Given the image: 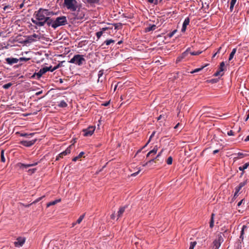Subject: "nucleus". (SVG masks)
Instances as JSON below:
<instances>
[{"label": "nucleus", "mask_w": 249, "mask_h": 249, "mask_svg": "<svg viewBox=\"0 0 249 249\" xmlns=\"http://www.w3.org/2000/svg\"><path fill=\"white\" fill-rule=\"evenodd\" d=\"M47 9L40 8L38 10L35 11L34 16L35 19L32 18V22L36 25L41 27L43 26L45 24L48 26L51 18L47 16Z\"/></svg>", "instance_id": "nucleus-1"}, {"label": "nucleus", "mask_w": 249, "mask_h": 249, "mask_svg": "<svg viewBox=\"0 0 249 249\" xmlns=\"http://www.w3.org/2000/svg\"><path fill=\"white\" fill-rule=\"evenodd\" d=\"M68 24L67 18L65 16H61L56 18L55 20L51 18L50 22L48 23V26H51L54 29L61 26Z\"/></svg>", "instance_id": "nucleus-2"}, {"label": "nucleus", "mask_w": 249, "mask_h": 249, "mask_svg": "<svg viewBox=\"0 0 249 249\" xmlns=\"http://www.w3.org/2000/svg\"><path fill=\"white\" fill-rule=\"evenodd\" d=\"M64 5L68 10L72 12L76 11L79 4L76 0H64Z\"/></svg>", "instance_id": "nucleus-3"}, {"label": "nucleus", "mask_w": 249, "mask_h": 249, "mask_svg": "<svg viewBox=\"0 0 249 249\" xmlns=\"http://www.w3.org/2000/svg\"><path fill=\"white\" fill-rule=\"evenodd\" d=\"M70 63L74 64L78 66H81L86 62V59L84 55L82 54H76L69 61Z\"/></svg>", "instance_id": "nucleus-4"}, {"label": "nucleus", "mask_w": 249, "mask_h": 249, "mask_svg": "<svg viewBox=\"0 0 249 249\" xmlns=\"http://www.w3.org/2000/svg\"><path fill=\"white\" fill-rule=\"evenodd\" d=\"M95 129V126H89L86 129L83 130V135L85 137L91 136L94 133Z\"/></svg>", "instance_id": "nucleus-5"}, {"label": "nucleus", "mask_w": 249, "mask_h": 249, "mask_svg": "<svg viewBox=\"0 0 249 249\" xmlns=\"http://www.w3.org/2000/svg\"><path fill=\"white\" fill-rule=\"evenodd\" d=\"M26 238L23 237H18L17 238L16 241L14 242V245L17 248L22 247L25 243Z\"/></svg>", "instance_id": "nucleus-6"}, {"label": "nucleus", "mask_w": 249, "mask_h": 249, "mask_svg": "<svg viewBox=\"0 0 249 249\" xmlns=\"http://www.w3.org/2000/svg\"><path fill=\"white\" fill-rule=\"evenodd\" d=\"M39 163L38 161L34 162L30 164H24L22 163H18V166L22 169H27L28 167L36 166Z\"/></svg>", "instance_id": "nucleus-7"}, {"label": "nucleus", "mask_w": 249, "mask_h": 249, "mask_svg": "<svg viewBox=\"0 0 249 249\" xmlns=\"http://www.w3.org/2000/svg\"><path fill=\"white\" fill-rule=\"evenodd\" d=\"M36 141V139L32 140L31 141L22 140L19 143L23 146L29 147L34 144Z\"/></svg>", "instance_id": "nucleus-8"}, {"label": "nucleus", "mask_w": 249, "mask_h": 249, "mask_svg": "<svg viewBox=\"0 0 249 249\" xmlns=\"http://www.w3.org/2000/svg\"><path fill=\"white\" fill-rule=\"evenodd\" d=\"M70 153L71 148L70 147H68L65 151L62 152L57 156L55 160H59L60 159L63 158L64 156L67 155Z\"/></svg>", "instance_id": "nucleus-9"}, {"label": "nucleus", "mask_w": 249, "mask_h": 249, "mask_svg": "<svg viewBox=\"0 0 249 249\" xmlns=\"http://www.w3.org/2000/svg\"><path fill=\"white\" fill-rule=\"evenodd\" d=\"M190 48H188L184 52H183L181 55L177 57L176 62L178 63L181 61L183 58H184L189 53L190 51Z\"/></svg>", "instance_id": "nucleus-10"}, {"label": "nucleus", "mask_w": 249, "mask_h": 249, "mask_svg": "<svg viewBox=\"0 0 249 249\" xmlns=\"http://www.w3.org/2000/svg\"><path fill=\"white\" fill-rule=\"evenodd\" d=\"M128 207V205H125L124 206L120 207L118 211L117 212V219L122 217L123 213H124L125 209Z\"/></svg>", "instance_id": "nucleus-11"}, {"label": "nucleus", "mask_w": 249, "mask_h": 249, "mask_svg": "<svg viewBox=\"0 0 249 249\" xmlns=\"http://www.w3.org/2000/svg\"><path fill=\"white\" fill-rule=\"evenodd\" d=\"M5 60L7 62V63L10 65H12L15 63H17L18 62V58L12 57L6 58H5Z\"/></svg>", "instance_id": "nucleus-12"}, {"label": "nucleus", "mask_w": 249, "mask_h": 249, "mask_svg": "<svg viewBox=\"0 0 249 249\" xmlns=\"http://www.w3.org/2000/svg\"><path fill=\"white\" fill-rule=\"evenodd\" d=\"M249 166V162L245 163L243 166H239L238 169L240 171H242L240 173V177H242L245 172V170L247 169V168Z\"/></svg>", "instance_id": "nucleus-13"}, {"label": "nucleus", "mask_w": 249, "mask_h": 249, "mask_svg": "<svg viewBox=\"0 0 249 249\" xmlns=\"http://www.w3.org/2000/svg\"><path fill=\"white\" fill-rule=\"evenodd\" d=\"M189 23H190V18H189L188 17L185 19V20L183 22L182 29H181V32H185V31L186 30L187 26V25H189Z\"/></svg>", "instance_id": "nucleus-14"}, {"label": "nucleus", "mask_w": 249, "mask_h": 249, "mask_svg": "<svg viewBox=\"0 0 249 249\" xmlns=\"http://www.w3.org/2000/svg\"><path fill=\"white\" fill-rule=\"evenodd\" d=\"M78 9V10L77 9V10H76L77 14L75 16V18H76L77 19H82L84 18L85 15L83 12L80 11L79 7Z\"/></svg>", "instance_id": "nucleus-15"}, {"label": "nucleus", "mask_w": 249, "mask_h": 249, "mask_svg": "<svg viewBox=\"0 0 249 249\" xmlns=\"http://www.w3.org/2000/svg\"><path fill=\"white\" fill-rule=\"evenodd\" d=\"M47 71L48 70H47V69H45V67H44L41 69L38 72L36 73V74L38 78H40L42 76V75L45 74Z\"/></svg>", "instance_id": "nucleus-16"}, {"label": "nucleus", "mask_w": 249, "mask_h": 249, "mask_svg": "<svg viewBox=\"0 0 249 249\" xmlns=\"http://www.w3.org/2000/svg\"><path fill=\"white\" fill-rule=\"evenodd\" d=\"M235 155L237 156V157L234 158L235 160L239 159L244 158L247 156V154L241 152H238L237 154H235Z\"/></svg>", "instance_id": "nucleus-17"}, {"label": "nucleus", "mask_w": 249, "mask_h": 249, "mask_svg": "<svg viewBox=\"0 0 249 249\" xmlns=\"http://www.w3.org/2000/svg\"><path fill=\"white\" fill-rule=\"evenodd\" d=\"M156 29V26L155 24L150 25L148 27L145 28V32H149L154 31Z\"/></svg>", "instance_id": "nucleus-18"}, {"label": "nucleus", "mask_w": 249, "mask_h": 249, "mask_svg": "<svg viewBox=\"0 0 249 249\" xmlns=\"http://www.w3.org/2000/svg\"><path fill=\"white\" fill-rule=\"evenodd\" d=\"M223 235L222 233H220L217 235V237L215 240L222 244L224 241Z\"/></svg>", "instance_id": "nucleus-19"}, {"label": "nucleus", "mask_w": 249, "mask_h": 249, "mask_svg": "<svg viewBox=\"0 0 249 249\" xmlns=\"http://www.w3.org/2000/svg\"><path fill=\"white\" fill-rule=\"evenodd\" d=\"M214 215H215V214L213 213H212V214H211V219H210V228L211 229L213 228L214 226Z\"/></svg>", "instance_id": "nucleus-20"}, {"label": "nucleus", "mask_w": 249, "mask_h": 249, "mask_svg": "<svg viewBox=\"0 0 249 249\" xmlns=\"http://www.w3.org/2000/svg\"><path fill=\"white\" fill-rule=\"evenodd\" d=\"M60 201H61V199L59 198V199H56L54 201L50 202L49 203H48L47 204V207H49L51 206L54 205L56 204V203L60 202Z\"/></svg>", "instance_id": "nucleus-21"}, {"label": "nucleus", "mask_w": 249, "mask_h": 249, "mask_svg": "<svg viewBox=\"0 0 249 249\" xmlns=\"http://www.w3.org/2000/svg\"><path fill=\"white\" fill-rule=\"evenodd\" d=\"M104 74V70H101L99 71L98 81H99L100 80H101V81L102 82V81L103 80V79L104 78H102Z\"/></svg>", "instance_id": "nucleus-22"}, {"label": "nucleus", "mask_w": 249, "mask_h": 249, "mask_svg": "<svg viewBox=\"0 0 249 249\" xmlns=\"http://www.w3.org/2000/svg\"><path fill=\"white\" fill-rule=\"evenodd\" d=\"M67 104L66 103V102L64 101V100H62V101H61L59 104H58V106L60 107H63V108H64V107H67Z\"/></svg>", "instance_id": "nucleus-23"}, {"label": "nucleus", "mask_w": 249, "mask_h": 249, "mask_svg": "<svg viewBox=\"0 0 249 249\" xmlns=\"http://www.w3.org/2000/svg\"><path fill=\"white\" fill-rule=\"evenodd\" d=\"M236 48H234V49H232L231 53L230 54V56H229V61H231L233 58L235 53H236Z\"/></svg>", "instance_id": "nucleus-24"}, {"label": "nucleus", "mask_w": 249, "mask_h": 249, "mask_svg": "<svg viewBox=\"0 0 249 249\" xmlns=\"http://www.w3.org/2000/svg\"><path fill=\"white\" fill-rule=\"evenodd\" d=\"M236 1H237V0H231V3H230V7L231 12L232 11V10L233 9V7H234Z\"/></svg>", "instance_id": "nucleus-25"}, {"label": "nucleus", "mask_w": 249, "mask_h": 249, "mask_svg": "<svg viewBox=\"0 0 249 249\" xmlns=\"http://www.w3.org/2000/svg\"><path fill=\"white\" fill-rule=\"evenodd\" d=\"M214 249H218L221 246V243L218 242L215 240L213 242Z\"/></svg>", "instance_id": "nucleus-26"}, {"label": "nucleus", "mask_w": 249, "mask_h": 249, "mask_svg": "<svg viewBox=\"0 0 249 249\" xmlns=\"http://www.w3.org/2000/svg\"><path fill=\"white\" fill-rule=\"evenodd\" d=\"M114 42H115L114 40L110 39L106 40V41H105V42H104L103 45L105 44L106 45L108 46V45H109L111 43H114Z\"/></svg>", "instance_id": "nucleus-27"}, {"label": "nucleus", "mask_w": 249, "mask_h": 249, "mask_svg": "<svg viewBox=\"0 0 249 249\" xmlns=\"http://www.w3.org/2000/svg\"><path fill=\"white\" fill-rule=\"evenodd\" d=\"M0 158H1V161L3 162H5V158L4 157V150H1L0 152Z\"/></svg>", "instance_id": "nucleus-28"}, {"label": "nucleus", "mask_w": 249, "mask_h": 249, "mask_svg": "<svg viewBox=\"0 0 249 249\" xmlns=\"http://www.w3.org/2000/svg\"><path fill=\"white\" fill-rule=\"evenodd\" d=\"M158 150V146L157 145L155 146L153 148V149L150 151L149 152L152 155H155L156 154L157 151Z\"/></svg>", "instance_id": "nucleus-29"}, {"label": "nucleus", "mask_w": 249, "mask_h": 249, "mask_svg": "<svg viewBox=\"0 0 249 249\" xmlns=\"http://www.w3.org/2000/svg\"><path fill=\"white\" fill-rule=\"evenodd\" d=\"M99 1L100 0H87V2L90 4L99 3Z\"/></svg>", "instance_id": "nucleus-30"}, {"label": "nucleus", "mask_w": 249, "mask_h": 249, "mask_svg": "<svg viewBox=\"0 0 249 249\" xmlns=\"http://www.w3.org/2000/svg\"><path fill=\"white\" fill-rule=\"evenodd\" d=\"M33 135H34V133L28 134L26 133H22L20 134V136L28 138L29 136H33Z\"/></svg>", "instance_id": "nucleus-31"}, {"label": "nucleus", "mask_w": 249, "mask_h": 249, "mask_svg": "<svg viewBox=\"0 0 249 249\" xmlns=\"http://www.w3.org/2000/svg\"><path fill=\"white\" fill-rule=\"evenodd\" d=\"M155 133H156L155 131H153L152 132V133L151 134V135H150V136L149 137V140L143 146L142 148H144L145 147H146L147 145V144L150 142V141L151 139H152V138L154 136Z\"/></svg>", "instance_id": "nucleus-32"}, {"label": "nucleus", "mask_w": 249, "mask_h": 249, "mask_svg": "<svg viewBox=\"0 0 249 249\" xmlns=\"http://www.w3.org/2000/svg\"><path fill=\"white\" fill-rule=\"evenodd\" d=\"M85 215V214H83L80 215V217L78 218V219L76 221V223H77V224H80L82 222L83 219H84Z\"/></svg>", "instance_id": "nucleus-33"}, {"label": "nucleus", "mask_w": 249, "mask_h": 249, "mask_svg": "<svg viewBox=\"0 0 249 249\" xmlns=\"http://www.w3.org/2000/svg\"><path fill=\"white\" fill-rule=\"evenodd\" d=\"M224 67H225V63L224 62H222L220 63V66L219 68V70H220V71H223L224 70Z\"/></svg>", "instance_id": "nucleus-34"}, {"label": "nucleus", "mask_w": 249, "mask_h": 249, "mask_svg": "<svg viewBox=\"0 0 249 249\" xmlns=\"http://www.w3.org/2000/svg\"><path fill=\"white\" fill-rule=\"evenodd\" d=\"M202 51H196V52H191L189 51V53L192 55H198L202 53Z\"/></svg>", "instance_id": "nucleus-35"}, {"label": "nucleus", "mask_w": 249, "mask_h": 249, "mask_svg": "<svg viewBox=\"0 0 249 249\" xmlns=\"http://www.w3.org/2000/svg\"><path fill=\"white\" fill-rule=\"evenodd\" d=\"M173 162V158L171 156L169 157L166 160V163L168 165H171Z\"/></svg>", "instance_id": "nucleus-36"}, {"label": "nucleus", "mask_w": 249, "mask_h": 249, "mask_svg": "<svg viewBox=\"0 0 249 249\" xmlns=\"http://www.w3.org/2000/svg\"><path fill=\"white\" fill-rule=\"evenodd\" d=\"M196 241L191 242L190 243L189 249H194V248L196 246Z\"/></svg>", "instance_id": "nucleus-37"}, {"label": "nucleus", "mask_w": 249, "mask_h": 249, "mask_svg": "<svg viewBox=\"0 0 249 249\" xmlns=\"http://www.w3.org/2000/svg\"><path fill=\"white\" fill-rule=\"evenodd\" d=\"M204 67L205 66H203V67H201L200 68L196 69L194 71H191L190 73H195V72H199L200 71H201L204 68Z\"/></svg>", "instance_id": "nucleus-38"}, {"label": "nucleus", "mask_w": 249, "mask_h": 249, "mask_svg": "<svg viewBox=\"0 0 249 249\" xmlns=\"http://www.w3.org/2000/svg\"><path fill=\"white\" fill-rule=\"evenodd\" d=\"M18 59V61H28L30 59V58H26V57H20Z\"/></svg>", "instance_id": "nucleus-39"}, {"label": "nucleus", "mask_w": 249, "mask_h": 249, "mask_svg": "<svg viewBox=\"0 0 249 249\" xmlns=\"http://www.w3.org/2000/svg\"><path fill=\"white\" fill-rule=\"evenodd\" d=\"M47 16L49 17L50 16H53L54 15H56V13H54L53 11H49V10L47 9Z\"/></svg>", "instance_id": "nucleus-40"}, {"label": "nucleus", "mask_w": 249, "mask_h": 249, "mask_svg": "<svg viewBox=\"0 0 249 249\" xmlns=\"http://www.w3.org/2000/svg\"><path fill=\"white\" fill-rule=\"evenodd\" d=\"M247 179H246L244 181L240 182L238 185H239L241 188H242L247 183Z\"/></svg>", "instance_id": "nucleus-41"}, {"label": "nucleus", "mask_w": 249, "mask_h": 249, "mask_svg": "<svg viewBox=\"0 0 249 249\" xmlns=\"http://www.w3.org/2000/svg\"><path fill=\"white\" fill-rule=\"evenodd\" d=\"M103 31L98 32L96 33V36L98 39H99L101 36L103 35Z\"/></svg>", "instance_id": "nucleus-42"}, {"label": "nucleus", "mask_w": 249, "mask_h": 249, "mask_svg": "<svg viewBox=\"0 0 249 249\" xmlns=\"http://www.w3.org/2000/svg\"><path fill=\"white\" fill-rule=\"evenodd\" d=\"M12 83H9L7 84H6L3 86V88L5 89H7L9 88L12 86Z\"/></svg>", "instance_id": "nucleus-43"}, {"label": "nucleus", "mask_w": 249, "mask_h": 249, "mask_svg": "<svg viewBox=\"0 0 249 249\" xmlns=\"http://www.w3.org/2000/svg\"><path fill=\"white\" fill-rule=\"evenodd\" d=\"M176 32H177V30H175L173 31V32H171V33H169V34H168V37H169L170 38L172 37L174 35V34H175V33H176Z\"/></svg>", "instance_id": "nucleus-44"}, {"label": "nucleus", "mask_w": 249, "mask_h": 249, "mask_svg": "<svg viewBox=\"0 0 249 249\" xmlns=\"http://www.w3.org/2000/svg\"><path fill=\"white\" fill-rule=\"evenodd\" d=\"M222 71H220V70L217 71L214 74V76H218L219 75H223V73H221Z\"/></svg>", "instance_id": "nucleus-45"}, {"label": "nucleus", "mask_w": 249, "mask_h": 249, "mask_svg": "<svg viewBox=\"0 0 249 249\" xmlns=\"http://www.w3.org/2000/svg\"><path fill=\"white\" fill-rule=\"evenodd\" d=\"M63 63V62H61V63H59L58 64H57L56 66L54 67L53 68V70H56L58 68L61 67L62 65V63Z\"/></svg>", "instance_id": "nucleus-46"}, {"label": "nucleus", "mask_w": 249, "mask_h": 249, "mask_svg": "<svg viewBox=\"0 0 249 249\" xmlns=\"http://www.w3.org/2000/svg\"><path fill=\"white\" fill-rule=\"evenodd\" d=\"M36 168H33V169H29L27 172L29 173H34L36 171Z\"/></svg>", "instance_id": "nucleus-47"}, {"label": "nucleus", "mask_w": 249, "mask_h": 249, "mask_svg": "<svg viewBox=\"0 0 249 249\" xmlns=\"http://www.w3.org/2000/svg\"><path fill=\"white\" fill-rule=\"evenodd\" d=\"M244 227L245 226H244L242 229V231H241V234H240V238L242 239V240H243L244 238L243 234H244Z\"/></svg>", "instance_id": "nucleus-48"}, {"label": "nucleus", "mask_w": 249, "mask_h": 249, "mask_svg": "<svg viewBox=\"0 0 249 249\" xmlns=\"http://www.w3.org/2000/svg\"><path fill=\"white\" fill-rule=\"evenodd\" d=\"M163 151V149H162L157 155V156L155 158V159H157L159 158L162 154V152Z\"/></svg>", "instance_id": "nucleus-49"}, {"label": "nucleus", "mask_w": 249, "mask_h": 249, "mask_svg": "<svg viewBox=\"0 0 249 249\" xmlns=\"http://www.w3.org/2000/svg\"><path fill=\"white\" fill-rule=\"evenodd\" d=\"M45 69H47V70H48V71H50L51 72H53L55 70H53V68H52V66H50L49 67H45Z\"/></svg>", "instance_id": "nucleus-50"}, {"label": "nucleus", "mask_w": 249, "mask_h": 249, "mask_svg": "<svg viewBox=\"0 0 249 249\" xmlns=\"http://www.w3.org/2000/svg\"><path fill=\"white\" fill-rule=\"evenodd\" d=\"M227 134L229 136H233L234 135V132L232 130H231L228 132Z\"/></svg>", "instance_id": "nucleus-51"}, {"label": "nucleus", "mask_w": 249, "mask_h": 249, "mask_svg": "<svg viewBox=\"0 0 249 249\" xmlns=\"http://www.w3.org/2000/svg\"><path fill=\"white\" fill-rule=\"evenodd\" d=\"M242 189V188L239 186L238 185L235 188V190L236 192H238L240 191V190Z\"/></svg>", "instance_id": "nucleus-52"}, {"label": "nucleus", "mask_w": 249, "mask_h": 249, "mask_svg": "<svg viewBox=\"0 0 249 249\" xmlns=\"http://www.w3.org/2000/svg\"><path fill=\"white\" fill-rule=\"evenodd\" d=\"M217 81L218 80L216 79H211L209 80V82L213 84V83H216L217 82Z\"/></svg>", "instance_id": "nucleus-53"}, {"label": "nucleus", "mask_w": 249, "mask_h": 249, "mask_svg": "<svg viewBox=\"0 0 249 249\" xmlns=\"http://www.w3.org/2000/svg\"><path fill=\"white\" fill-rule=\"evenodd\" d=\"M245 201L244 199H242L241 200H240L237 204V206L240 207L242 204Z\"/></svg>", "instance_id": "nucleus-54"}, {"label": "nucleus", "mask_w": 249, "mask_h": 249, "mask_svg": "<svg viewBox=\"0 0 249 249\" xmlns=\"http://www.w3.org/2000/svg\"><path fill=\"white\" fill-rule=\"evenodd\" d=\"M84 154V152H81L77 156L78 158L79 159V158H81L82 156Z\"/></svg>", "instance_id": "nucleus-55"}, {"label": "nucleus", "mask_w": 249, "mask_h": 249, "mask_svg": "<svg viewBox=\"0 0 249 249\" xmlns=\"http://www.w3.org/2000/svg\"><path fill=\"white\" fill-rule=\"evenodd\" d=\"M238 196V192L235 191L233 199H235Z\"/></svg>", "instance_id": "nucleus-56"}, {"label": "nucleus", "mask_w": 249, "mask_h": 249, "mask_svg": "<svg viewBox=\"0 0 249 249\" xmlns=\"http://www.w3.org/2000/svg\"><path fill=\"white\" fill-rule=\"evenodd\" d=\"M140 171V170H139L138 172H135V173L132 174H131V176L135 177L136 176H137L139 174Z\"/></svg>", "instance_id": "nucleus-57"}, {"label": "nucleus", "mask_w": 249, "mask_h": 249, "mask_svg": "<svg viewBox=\"0 0 249 249\" xmlns=\"http://www.w3.org/2000/svg\"><path fill=\"white\" fill-rule=\"evenodd\" d=\"M155 160L156 159L155 158H153V159L149 160V161H148V163H149V164H150L152 163H153V162H154Z\"/></svg>", "instance_id": "nucleus-58"}, {"label": "nucleus", "mask_w": 249, "mask_h": 249, "mask_svg": "<svg viewBox=\"0 0 249 249\" xmlns=\"http://www.w3.org/2000/svg\"><path fill=\"white\" fill-rule=\"evenodd\" d=\"M161 0H155V2L153 3L154 4H158L160 2Z\"/></svg>", "instance_id": "nucleus-59"}, {"label": "nucleus", "mask_w": 249, "mask_h": 249, "mask_svg": "<svg viewBox=\"0 0 249 249\" xmlns=\"http://www.w3.org/2000/svg\"><path fill=\"white\" fill-rule=\"evenodd\" d=\"M249 118V110L247 112V114L246 116V118L245 119V121H247Z\"/></svg>", "instance_id": "nucleus-60"}, {"label": "nucleus", "mask_w": 249, "mask_h": 249, "mask_svg": "<svg viewBox=\"0 0 249 249\" xmlns=\"http://www.w3.org/2000/svg\"><path fill=\"white\" fill-rule=\"evenodd\" d=\"M115 214L114 213H112L111 215H110V218L112 219H114L115 218Z\"/></svg>", "instance_id": "nucleus-61"}, {"label": "nucleus", "mask_w": 249, "mask_h": 249, "mask_svg": "<svg viewBox=\"0 0 249 249\" xmlns=\"http://www.w3.org/2000/svg\"><path fill=\"white\" fill-rule=\"evenodd\" d=\"M28 40L31 41H34V39L33 38L32 36H29L28 37Z\"/></svg>", "instance_id": "nucleus-62"}, {"label": "nucleus", "mask_w": 249, "mask_h": 249, "mask_svg": "<svg viewBox=\"0 0 249 249\" xmlns=\"http://www.w3.org/2000/svg\"><path fill=\"white\" fill-rule=\"evenodd\" d=\"M110 101L107 102L103 104V106L107 107L109 104Z\"/></svg>", "instance_id": "nucleus-63"}, {"label": "nucleus", "mask_w": 249, "mask_h": 249, "mask_svg": "<svg viewBox=\"0 0 249 249\" xmlns=\"http://www.w3.org/2000/svg\"><path fill=\"white\" fill-rule=\"evenodd\" d=\"M244 141L245 142L249 141V135L245 139Z\"/></svg>", "instance_id": "nucleus-64"}]
</instances>
